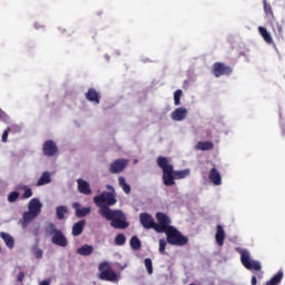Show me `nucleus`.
<instances>
[{
	"label": "nucleus",
	"mask_w": 285,
	"mask_h": 285,
	"mask_svg": "<svg viewBox=\"0 0 285 285\" xmlns=\"http://www.w3.org/2000/svg\"><path fill=\"white\" fill-rule=\"evenodd\" d=\"M67 213H68V207L66 206H58L56 209V215L58 219H65Z\"/></svg>",
	"instance_id": "27"
},
{
	"label": "nucleus",
	"mask_w": 285,
	"mask_h": 285,
	"mask_svg": "<svg viewBox=\"0 0 285 285\" xmlns=\"http://www.w3.org/2000/svg\"><path fill=\"white\" fill-rule=\"evenodd\" d=\"M190 175V169H184L179 171V179H185V177H188Z\"/></svg>",
	"instance_id": "36"
},
{
	"label": "nucleus",
	"mask_w": 285,
	"mask_h": 285,
	"mask_svg": "<svg viewBox=\"0 0 285 285\" xmlns=\"http://www.w3.org/2000/svg\"><path fill=\"white\" fill-rule=\"evenodd\" d=\"M50 181H52V178H50V173L45 171L38 179L37 186H46V184H50Z\"/></svg>",
	"instance_id": "22"
},
{
	"label": "nucleus",
	"mask_w": 285,
	"mask_h": 285,
	"mask_svg": "<svg viewBox=\"0 0 285 285\" xmlns=\"http://www.w3.org/2000/svg\"><path fill=\"white\" fill-rule=\"evenodd\" d=\"M179 97H181V90H179Z\"/></svg>",
	"instance_id": "49"
},
{
	"label": "nucleus",
	"mask_w": 285,
	"mask_h": 285,
	"mask_svg": "<svg viewBox=\"0 0 285 285\" xmlns=\"http://www.w3.org/2000/svg\"><path fill=\"white\" fill-rule=\"evenodd\" d=\"M166 239L160 238L159 239V253L160 255H166Z\"/></svg>",
	"instance_id": "33"
},
{
	"label": "nucleus",
	"mask_w": 285,
	"mask_h": 285,
	"mask_svg": "<svg viewBox=\"0 0 285 285\" xmlns=\"http://www.w3.org/2000/svg\"><path fill=\"white\" fill-rule=\"evenodd\" d=\"M1 115H3V110L0 108V119H1Z\"/></svg>",
	"instance_id": "45"
},
{
	"label": "nucleus",
	"mask_w": 285,
	"mask_h": 285,
	"mask_svg": "<svg viewBox=\"0 0 285 285\" xmlns=\"http://www.w3.org/2000/svg\"><path fill=\"white\" fill-rule=\"evenodd\" d=\"M20 190H24L22 199H30V197H32V188L24 185L20 188Z\"/></svg>",
	"instance_id": "29"
},
{
	"label": "nucleus",
	"mask_w": 285,
	"mask_h": 285,
	"mask_svg": "<svg viewBox=\"0 0 285 285\" xmlns=\"http://www.w3.org/2000/svg\"><path fill=\"white\" fill-rule=\"evenodd\" d=\"M145 267L147 269L148 275H153V259L145 258Z\"/></svg>",
	"instance_id": "32"
},
{
	"label": "nucleus",
	"mask_w": 285,
	"mask_h": 285,
	"mask_svg": "<svg viewBox=\"0 0 285 285\" xmlns=\"http://www.w3.org/2000/svg\"><path fill=\"white\" fill-rule=\"evenodd\" d=\"M116 246H124L126 244V236L124 234H118L115 238Z\"/></svg>",
	"instance_id": "30"
},
{
	"label": "nucleus",
	"mask_w": 285,
	"mask_h": 285,
	"mask_svg": "<svg viewBox=\"0 0 285 285\" xmlns=\"http://www.w3.org/2000/svg\"><path fill=\"white\" fill-rule=\"evenodd\" d=\"M42 153L45 157H55L59 153V147L53 140H46L42 145Z\"/></svg>",
	"instance_id": "9"
},
{
	"label": "nucleus",
	"mask_w": 285,
	"mask_h": 285,
	"mask_svg": "<svg viewBox=\"0 0 285 285\" xmlns=\"http://www.w3.org/2000/svg\"><path fill=\"white\" fill-rule=\"evenodd\" d=\"M252 285H257V276H252Z\"/></svg>",
	"instance_id": "41"
},
{
	"label": "nucleus",
	"mask_w": 285,
	"mask_h": 285,
	"mask_svg": "<svg viewBox=\"0 0 285 285\" xmlns=\"http://www.w3.org/2000/svg\"><path fill=\"white\" fill-rule=\"evenodd\" d=\"M31 252L35 255L36 259H42L43 258V249L39 248L38 244L33 245Z\"/></svg>",
	"instance_id": "28"
},
{
	"label": "nucleus",
	"mask_w": 285,
	"mask_h": 285,
	"mask_svg": "<svg viewBox=\"0 0 285 285\" xmlns=\"http://www.w3.org/2000/svg\"><path fill=\"white\" fill-rule=\"evenodd\" d=\"M188 244V237L179 234V246H186Z\"/></svg>",
	"instance_id": "35"
},
{
	"label": "nucleus",
	"mask_w": 285,
	"mask_h": 285,
	"mask_svg": "<svg viewBox=\"0 0 285 285\" xmlns=\"http://www.w3.org/2000/svg\"><path fill=\"white\" fill-rule=\"evenodd\" d=\"M17 199H19V191L9 193V195H8L9 204H14V202H17Z\"/></svg>",
	"instance_id": "31"
},
{
	"label": "nucleus",
	"mask_w": 285,
	"mask_h": 285,
	"mask_svg": "<svg viewBox=\"0 0 285 285\" xmlns=\"http://www.w3.org/2000/svg\"><path fill=\"white\" fill-rule=\"evenodd\" d=\"M167 217L166 214L164 213H157L156 214V219L158 223H155V218H153V216L148 213H141L139 216L140 219V224L144 228H147L148 230L150 228H153L156 233H157V228L159 226H161V224L164 223L163 220H165Z\"/></svg>",
	"instance_id": "4"
},
{
	"label": "nucleus",
	"mask_w": 285,
	"mask_h": 285,
	"mask_svg": "<svg viewBox=\"0 0 285 285\" xmlns=\"http://www.w3.org/2000/svg\"><path fill=\"white\" fill-rule=\"evenodd\" d=\"M186 115H188V111L184 108H179V121H184V119H186Z\"/></svg>",
	"instance_id": "34"
},
{
	"label": "nucleus",
	"mask_w": 285,
	"mask_h": 285,
	"mask_svg": "<svg viewBox=\"0 0 285 285\" xmlns=\"http://www.w3.org/2000/svg\"><path fill=\"white\" fill-rule=\"evenodd\" d=\"M94 203L100 208V215L108 222H111L112 228H128L129 224L126 222V215L121 210H112L110 206L117 204V197L111 191H102L100 195L94 197Z\"/></svg>",
	"instance_id": "1"
},
{
	"label": "nucleus",
	"mask_w": 285,
	"mask_h": 285,
	"mask_svg": "<svg viewBox=\"0 0 285 285\" xmlns=\"http://www.w3.org/2000/svg\"><path fill=\"white\" fill-rule=\"evenodd\" d=\"M157 233H165L167 235L168 244L179 246V230L174 226H170V218L168 216H166L163 224L157 227Z\"/></svg>",
	"instance_id": "3"
},
{
	"label": "nucleus",
	"mask_w": 285,
	"mask_h": 285,
	"mask_svg": "<svg viewBox=\"0 0 285 285\" xmlns=\"http://www.w3.org/2000/svg\"><path fill=\"white\" fill-rule=\"evenodd\" d=\"M263 6H264V12L266 17H271V19H275V13L273 12V7L271 3H268L266 0H263Z\"/></svg>",
	"instance_id": "26"
},
{
	"label": "nucleus",
	"mask_w": 285,
	"mask_h": 285,
	"mask_svg": "<svg viewBox=\"0 0 285 285\" xmlns=\"http://www.w3.org/2000/svg\"><path fill=\"white\" fill-rule=\"evenodd\" d=\"M240 264L247 271H262V263L258 261L250 259V252L247 249H242L240 252Z\"/></svg>",
	"instance_id": "6"
},
{
	"label": "nucleus",
	"mask_w": 285,
	"mask_h": 285,
	"mask_svg": "<svg viewBox=\"0 0 285 285\" xmlns=\"http://www.w3.org/2000/svg\"><path fill=\"white\" fill-rule=\"evenodd\" d=\"M209 180L214 186H222V174L217 168L213 167L209 171Z\"/></svg>",
	"instance_id": "15"
},
{
	"label": "nucleus",
	"mask_w": 285,
	"mask_h": 285,
	"mask_svg": "<svg viewBox=\"0 0 285 285\" xmlns=\"http://www.w3.org/2000/svg\"><path fill=\"white\" fill-rule=\"evenodd\" d=\"M126 166H128L126 159H116L110 164L109 171L111 175H119V173H122L126 169Z\"/></svg>",
	"instance_id": "10"
},
{
	"label": "nucleus",
	"mask_w": 285,
	"mask_h": 285,
	"mask_svg": "<svg viewBox=\"0 0 285 285\" xmlns=\"http://www.w3.org/2000/svg\"><path fill=\"white\" fill-rule=\"evenodd\" d=\"M174 101L176 106H179V90L174 92Z\"/></svg>",
	"instance_id": "39"
},
{
	"label": "nucleus",
	"mask_w": 285,
	"mask_h": 285,
	"mask_svg": "<svg viewBox=\"0 0 285 285\" xmlns=\"http://www.w3.org/2000/svg\"><path fill=\"white\" fill-rule=\"evenodd\" d=\"M24 277H26V274L23 272H20L18 274L17 282H20V283L23 282Z\"/></svg>",
	"instance_id": "40"
},
{
	"label": "nucleus",
	"mask_w": 285,
	"mask_h": 285,
	"mask_svg": "<svg viewBox=\"0 0 285 285\" xmlns=\"http://www.w3.org/2000/svg\"><path fill=\"white\" fill-rule=\"evenodd\" d=\"M40 285H50V279H48V281H42V282L40 283Z\"/></svg>",
	"instance_id": "42"
},
{
	"label": "nucleus",
	"mask_w": 285,
	"mask_h": 285,
	"mask_svg": "<svg viewBox=\"0 0 285 285\" xmlns=\"http://www.w3.org/2000/svg\"><path fill=\"white\" fill-rule=\"evenodd\" d=\"M258 32L265 43H273V36H271V32L265 27H258Z\"/></svg>",
	"instance_id": "21"
},
{
	"label": "nucleus",
	"mask_w": 285,
	"mask_h": 285,
	"mask_svg": "<svg viewBox=\"0 0 285 285\" xmlns=\"http://www.w3.org/2000/svg\"><path fill=\"white\" fill-rule=\"evenodd\" d=\"M37 215L33 214V212L28 210L23 213L22 216V227L26 228L28 226V224H30V222H32V219H37Z\"/></svg>",
	"instance_id": "20"
},
{
	"label": "nucleus",
	"mask_w": 285,
	"mask_h": 285,
	"mask_svg": "<svg viewBox=\"0 0 285 285\" xmlns=\"http://www.w3.org/2000/svg\"><path fill=\"white\" fill-rule=\"evenodd\" d=\"M107 188H108V190H115V189L112 188V186H110V185H108Z\"/></svg>",
	"instance_id": "44"
},
{
	"label": "nucleus",
	"mask_w": 285,
	"mask_h": 285,
	"mask_svg": "<svg viewBox=\"0 0 285 285\" xmlns=\"http://www.w3.org/2000/svg\"><path fill=\"white\" fill-rule=\"evenodd\" d=\"M83 228H86V219L79 220L72 226V235L73 237H79L81 233H83Z\"/></svg>",
	"instance_id": "18"
},
{
	"label": "nucleus",
	"mask_w": 285,
	"mask_h": 285,
	"mask_svg": "<svg viewBox=\"0 0 285 285\" xmlns=\"http://www.w3.org/2000/svg\"><path fill=\"white\" fill-rule=\"evenodd\" d=\"M72 208L76 210V217H88L90 213H92L91 207H81V204L79 203H72Z\"/></svg>",
	"instance_id": "11"
},
{
	"label": "nucleus",
	"mask_w": 285,
	"mask_h": 285,
	"mask_svg": "<svg viewBox=\"0 0 285 285\" xmlns=\"http://www.w3.org/2000/svg\"><path fill=\"white\" fill-rule=\"evenodd\" d=\"M212 73L214 77H229V75H233V67L224 63V62H215L212 66Z\"/></svg>",
	"instance_id": "8"
},
{
	"label": "nucleus",
	"mask_w": 285,
	"mask_h": 285,
	"mask_svg": "<svg viewBox=\"0 0 285 285\" xmlns=\"http://www.w3.org/2000/svg\"><path fill=\"white\" fill-rule=\"evenodd\" d=\"M28 208L31 213L39 217V215H41V208H43V204H41L39 198H32L28 204Z\"/></svg>",
	"instance_id": "13"
},
{
	"label": "nucleus",
	"mask_w": 285,
	"mask_h": 285,
	"mask_svg": "<svg viewBox=\"0 0 285 285\" xmlns=\"http://www.w3.org/2000/svg\"><path fill=\"white\" fill-rule=\"evenodd\" d=\"M60 32H66V29H60Z\"/></svg>",
	"instance_id": "47"
},
{
	"label": "nucleus",
	"mask_w": 285,
	"mask_h": 285,
	"mask_svg": "<svg viewBox=\"0 0 285 285\" xmlns=\"http://www.w3.org/2000/svg\"><path fill=\"white\" fill-rule=\"evenodd\" d=\"M46 233L47 235L52 236L51 242L56 246H60L61 248H66V246H68V238H66V235L63 234V232H61V229H57V226L55 224L50 223L46 227Z\"/></svg>",
	"instance_id": "5"
},
{
	"label": "nucleus",
	"mask_w": 285,
	"mask_h": 285,
	"mask_svg": "<svg viewBox=\"0 0 285 285\" xmlns=\"http://www.w3.org/2000/svg\"><path fill=\"white\" fill-rule=\"evenodd\" d=\"M78 191L81 195H92V189L90 188V184L81 178L77 179Z\"/></svg>",
	"instance_id": "14"
},
{
	"label": "nucleus",
	"mask_w": 285,
	"mask_h": 285,
	"mask_svg": "<svg viewBox=\"0 0 285 285\" xmlns=\"http://www.w3.org/2000/svg\"><path fill=\"white\" fill-rule=\"evenodd\" d=\"M0 237L1 239H3L7 248H10V249L14 248V238L10 234H7L6 232H1Z\"/></svg>",
	"instance_id": "19"
},
{
	"label": "nucleus",
	"mask_w": 285,
	"mask_h": 285,
	"mask_svg": "<svg viewBox=\"0 0 285 285\" xmlns=\"http://www.w3.org/2000/svg\"><path fill=\"white\" fill-rule=\"evenodd\" d=\"M157 166L163 170V181L165 186H175V176L179 175V171H175V167L170 164L168 158L159 156L157 158Z\"/></svg>",
	"instance_id": "2"
},
{
	"label": "nucleus",
	"mask_w": 285,
	"mask_h": 285,
	"mask_svg": "<svg viewBox=\"0 0 285 285\" xmlns=\"http://www.w3.org/2000/svg\"><path fill=\"white\" fill-rule=\"evenodd\" d=\"M256 275H257L258 279H262V277H264V272H259Z\"/></svg>",
	"instance_id": "43"
},
{
	"label": "nucleus",
	"mask_w": 285,
	"mask_h": 285,
	"mask_svg": "<svg viewBox=\"0 0 285 285\" xmlns=\"http://www.w3.org/2000/svg\"><path fill=\"white\" fill-rule=\"evenodd\" d=\"M92 253H95V247H92V245H82L81 247H79L77 249V254L81 255L82 257H88L90 255H92Z\"/></svg>",
	"instance_id": "16"
},
{
	"label": "nucleus",
	"mask_w": 285,
	"mask_h": 285,
	"mask_svg": "<svg viewBox=\"0 0 285 285\" xmlns=\"http://www.w3.org/2000/svg\"><path fill=\"white\" fill-rule=\"evenodd\" d=\"M85 97L87 101H91V104L99 105L101 101V95H99V91H97L95 88H89L85 94Z\"/></svg>",
	"instance_id": "12"
},
{
	"label": "nucleus",
	"mask_w": 285,
	"mask_h": 285,
	"mask_svg": "<svg viewBox=\"0 0 285 285\" xmlns=\"http://www.w3.org/2000/svg\"><path fill=\"white\" fill-rule=\"evenodd\" d=\"M215 237L218 246H224V239H226V232H224V227L222 225H217Z\"/></svg>",
	"instance_id": "17"
},
{
	"label": "nucleus",
	"mask_w": 285,
	"mask_h": 285,
	"mask_svg": "<svg viewBox=\"0 0 285 285\" xmlns=\"http://www.w3.org/2000/svg\"><path fill=\"white\" fill-rule=\"evenodd\" d=\"M278 32H282V27H278Z\"/></svg>",
	"instance_id": "48"
},
{
	"label": "nucleus",
	"mask_w": 285,
	"mask_h": 285,
	"mask_svg": "<svg viewBox=\"0 0 285 285\" xmlns=\"http://www.w3.org/2000/svg\"><path fill=\"white\" fill-rule=\"evenodd\" d=\"M171 119H174L175 121H179V108L173 111Z\"/></svg>",
	"instance_id": "38"
},
{
	"label": "nucleus",
	"mask_w": 285,
	"mask_h": 285,
	"mask_svg": "<svg viewBox=\"0 0 285 285\" xmlns=\"http://www.w3.org/2000/svg\"><path fill=\"white\" fill-rule=\"evenodd\" d=\"M8 135H10V127H8L2 134V141L6 144L8 141Z\"/></svg>",
	"instance_id": "37"
},
{
	"label": "nucleus",
	"mask_w": 285,
	"mask_h": 285,
	"mask_svg": "<svg viewBox=\"0 0 285 285\" xmlns=\"http://www.w3.org/2000/svg\"><path fill=\"white\" fill-rule=\"evenodd\" d=\"M197 150H213L215 145L212 141H199L196 145Z\"/></svg>",
	"instance_id": "23"
},
{
	"label": "nucleus",
	"mask_w": 285,
	"mask_h": 285,
	"mask_svg": "<svg viewBox=\"0 0 285 285\" xmlns=\"http://www.w3.org/2000/svg\"><path fill=\"white\" fill-rule=\"evenodd\" d=\"M130 248L132 250H141V240H139V237L132 236L130 238Z\"/></svg>",
	"instance_id": "25"
},
{
	"label": "nucleus",
	"mask_w": 285,
	"mask_h": 285,
	"mask_svg": "<svg viewBox=\"0 0 285 285\" xmlns=\"http://www.w3.org/2000/svg\"><path fill=\"white\" fill-rule=\"evenodd\" d=\"M118 184L122 188L124 193H126V195H130V190H131L130 185L126 183V178L124 176H120L118 178Z\"/></svg>",
	"instance_id": "24"
},
{
	"label": "nucleus",
	"mask_w": 285,
	"mask_h": 285,
	"mask_svg": "<svg viewBox=\"0 0 285 285\" xmlns=\"http://www.w3.org/2000/svg\"><path fill=\"white\" fill-rule=\"evenodd\" d=\"M282 132H283V135H285V128L284 127L282 128Z\"/></svg>",
	"instance_id": "46"
},
{
	"label": "nucleus",
	"mask_w": 285,
	"mask_h": 285,
	"mask_svg": "<svg viewBox=\"0 0 285 285\" xmlns=\"http://www.w3.org/2000/svg\"><path fill=\"white\" fill-rule=\"evenodd\" d=\"M99 279H102L104 282H117V273L112 271V267L108 263H101L99 265Z\"/></svg>",
	"instance_id": "7"
}]
</instances>
